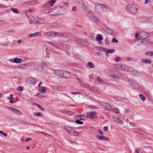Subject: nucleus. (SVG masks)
<instances>
[{
  "label": "nucleus",
  "instance_id": "obj_1",
  "mask_svg": "<svg viewBox=\"0 0 153 153\" xmlns=\"http://www.w3.org/2000/svg\"><path fill=\"white\" fill-rule=\"evenodd\" d=\"M55 74L61 78H69L70 77V73L67 71L56 69L54 71Z\"/></svg>",
  "mask_w": 153,
  "mask_h": 153
},
{
  "label": "nucleus",
  "instance_id": "obj_2",
  "mask_svg": "<svg viewBox=\"0 0 153 153\" xmlns=\"http://www.w3.org/2000/svg\"><path fill=\"white\" fill-rule=\"evenodd\" d=\"M127 9L130 13L135 14L137 12L138 8L137 6L132 4H129L126 6Z\"/></svg>",
  "mask_w": 153,
  "mask_h": 153
},
{
  "label": "nucleus",
  "instance_id": "obj_3",
  "mask_svg": "<svg viewBox=\"0 0 153 153\" xmlns=\"http://www.w3.org/2000/svg\"><path fill=\"white\" fill-rule=\"evenodd\" d=\"M95 10L100 13H103L109 10V7L104 4H97L95 6Z\"/></svg>",
  "mask_w": 153,
  "mask_h": 153
},
{
  "label": "nucleus",
  "instance_id": "obj_4",
  "mask_svg": "<svg viewBox=\"0 0 153 153\" xmlns=\"http://www.w3.org/2000/svg\"><path fill=\"white\" fill-rule=\"evenodd\" d=\"M61 34L59 32L51 31L47 33L46 35L48 37H53L57 35H60Z\"/></svg>",
  "mask_w": 153,
  "mask_h": 153
},
{
  "label": "nucleus",
  "instance_id": "obj_5",
  "mask_svg": "<svg viewBox=\"0 0 153 153\" xmlns=\"http://www.w3.org/2000/svg\"><path fill=\"white\" fill-rule=\"evenodd\" d=\"M9 109L13 113L17 115H20L22 114L21 112L16 108L10 107L9 108Z\"/></svg>",
  "mask_w": 153,
  "mask_h": 153
},
{
  "label": "nucleus",
  "instance_id": "obj_6",
  "mask_svg": "<svg viewBox=\"0 0 153 153\" xmlns=\"http://www.w3.org/2000/svg\"><path fill=\"white\" fill-rule=\"evenodd\" d=\"M65 129L69 135H71L72 134L73 129L71 127L68 126H65Z\"/></svg>",
  "mask_w": 153,
  "mask_h": 153
},
{
  "label": "nucleus",
  "instance_id": "obj_7",
  "mask_svg": "<svg viewBox=\"0 0 153 153\" xmlns=\"http://www.w3.org/2000/svg\"><path fill=\"white\" fill-rule=\"evenodd\" d=\"M27 81L29 84L32 85H35L36 83V80L32 77L28 79Z\"/></svg>",
  "mask_w": 153,
  "mask_h": 153
},
{
  "label": "nucleus",
  "instance_id": "obj_8",
  "mask_svg": "<svg viewBox=\"0 0 153 153\" xmlns=\"http://www.w3.org/2000/svg\"><path fill=\"white\" fill-rule=\"evenodd\" d=\"M97 137L98 139L102 140L108 141L109 140L108 137L104 136L97 135Z\"/></svg>",
  "mask_w": 153,
  "mask_h": 153
},
{
  "label": "nucleus",
  "instance_id": "obj_9",
  "mask_svg": "<svg viewBox=\"0 0 153 153\" xmlns=\"http://www.w3.org/2000/svg\"><path fill=\"white\" fill-rule=\"evenodd\" d=\"M96 114L95 111H91L87 114V117L89 118H93Z\"/></svg>",
  "mask_w": 153,
  "mask_h": 153
},
{
  "label": "nucleus",
  "instance_id": "obj_10",
  "mask_svg": "<svg viewBox=\"0 0 153 153\" xmlns=\"http://www.w3.org/2000/svg\"><path fill=\"white\" fill-rule=\"evenodd\" d=\"M62 7H61L60 8H58L55 9H54L53 10V12L54 13H55L54 15H57L58 14H62V13L61 11V9L62 8Z\"/></svg>",
  "mask_w": 153,
  "mask_h": 153
},
{
  "label": "nucleus",
  "instance_id": "obj_11",
  "mask_svg": "<svg viewBox=\"0 0 153 153\" xmlns=\"http://www.w3.org/2000/svg\"><path fill=\"white\" fill-rule=\"evenodd\" d=\"M141 62L145 63H150L151 61L150 59L146 58H143L141 59Z\"/></svg>",
  "mask_w": 153,
  "mask_h": 153
},
{
  "label": "nucleus",
  "instance_id": "obj_12",
  "mask_svg": "<svg viewBox=\"0 0 153 153\" xmlns=\"http://www.w3.org/2000/svg\"><path fill=\"white\" fill-rule=\"evenodd\" d=\"M78 43L82 46H85L87 43V41L85 40H79L77 41Z\"/></svg>",
  "mask_w": 153,
  "mask_h": 153
},
{
  "label": "nucleus",
  "instance_id": "obj_13",
  "mask_svg": "<svg viewBox=\"0 0 153 153\" xmlns=\"http://www.w3.org/2000/svg\"><path fill=\"white\" fill-rule=\"evenodd\" d=\"M115 51V50L114 49H106V56H108V54H111L112 53L114 52Z\"/></svg>",
  "mask_w": 153,
  "mask_h": 153
},
{
  "label": "nucleus",
  "instance_id": "obj_14",
  "mask_svg": "<svg viewBox=\"0 0 153 153\" xmlns=\"http://www.w3.org/2000/svg\"><path fill=\"white\" fill-rule=\"evenodd\" d=\"M39 90L42 93H45L46 92V87H44L42 86L39 87Z\"/></svg>",
  "mask_w": 153,
  "mask_h": 153
},
{
  "label": "nucleus",
  "instance_id": "obj_15",
  "mask_svg": "<svg viewBox=\"0 0 153 153\" xmlns=\"http://www.w3.org/2000/svg\"><path fill=\"white\" fill-rule=\"evenodd\" d=\"M45 22V21L43 19L38 17V24H43Z\"/></svg>",
  "mask_w": 153,
  "mask_h": 153
},
{
  "label": "nucleus",
  "instance_id": "obj_16",
  "mask_svg": "<svg viewBox=\"0 0 153 153\" xmlns=\"http://www.w3.org/2000/svg\"><path fill=\"white\" fill-rule=\"evenodd\" d=\"M22 62V60L21 59L16 58L15 59H13V62L14 63H20Z\"/></svg>",
  "mask_w": 153,
  "mask_h": 153
},
{
  "label": "nucleus",
  "instance_id": "obj_17",
  "mask_svg": "<svg viewBox=\"0 0 153 153\" xmlns=\"http://www.w3.org/2000/svg\"><path fill=\"white\" fill-rule=\"evenodd\" d=\"M32 105H35L37 107L39 108L40 110H41L42 111H43L44 110V108L42 107L41 105L37 103H32Z\"/></svg>",
  "mask_w": 153,
  "mask_h": 153
},
{
  "label": "nucleus",
  "instance_id": "obj_18",
  "mask_svg": "<svg viewBox=\"0 0 153 153\" xmlns=\"http://www.w3.org/2000/svg\"><path fill=\"white\" fill-rule=\"evenodd\" d=\"M91 21L94 23H96L98 22V19L94 16H92L91 18Z\"/></svg>",
  "mask_w": 153,
  "mask_h": 153
},
{
  "label": "nucleus",
  "instance_id": "obj_19",
  "mask_svg": "<svg viewBox=\"0 0 153 153\" xmlns=\"http://www.w3.org/2000/svg\"><path fill=\"white\" fill-rule=\"evenodd\" d=\"M43 7L46 8H47L51 7L48 1L44 3V4H43Z\"/></svg>",
  "mask_w": 153,
  "mask_h": 153
},
{
  "label": "nucleus",
  "instance_id": "obj_20",
  "mask_svg": "<svg viewBox=\"0 0 153 153\" xmlns=\"http://www.w3.org/2000/svg\"><path fill=\"white\" fill-rule=\"evenodd\" d=\"M88 66L91 68H93L94 67V65L93 63L90 62H88Z\"/></svg>",
  "mask_w": 153,
  "mask_h": 153
},
{
  "label": "nucleus",
  "instance_id": "obj_21",
  "mask_svg": "<svg viewBox=\"0 0 153 153\" xmlns=\"http://www.w3.org/2000/svg\"><path fill=\"white\" fill-rule=\"evenodd\" d=\"M48 62L46 61H44L41 63V65L43 67L48 66Z\"/></svg>",
  "mask_w": 153,
  "mask_h": 153
},
{
  "label": "nucleus",
  "instance_id": "obj_22",
  "mask_svg": "<svg viewBox=\"0 0 153 153\" xmlns=\"http://www.w3.org/2000/svg\"><path fill=\"white\" fill-rule=\"evenodd\" d=\"M111 76L115 81H117L119 79V77L117 76L114 74L111 75Z\"/></svg>",
  "mask_w": 153,
  "mask_h": 153
},
{
  "label": "nucleus",
  "instance_id": "obj_23",
  "mask_svg": "<svg viewBox=\"0 0 153 153\" xmlns=\"http://www.w3.org/2000/svg\"><path fill=\"white\" fill-rule=\"evenodd\" d=\"M34 115L35 116L43 117V115L42 113L40 112L34 113Z\"/></svg>",
  "mask_w": 153,
  "mask_h": 153
},
{
  "label": "nucleus",
  "instance_id": "obj_24",
  "mask_svg": "<svg viewBox=\"0 0 153 153\" xmlns=\"http://www.w3.org/2000/svg\"><path fill=\"white\" fill-rule=\"evenodd\" d=\"M11 10H12L13 12L14 13L17 14H19V12L16 8H11Z\"/></svg>",
  "mask_w": 153,
  "mask_h": 153
},
{
  "label": "nucleus",
  "instance_id": "obj_25",
  "mask_svg": "<svg viewBox=\"0 0 153 153\" xmlns=\"http://www.w3.org/2000/svg\"><path fill=\"white\" fill-rule=\"evenodd\" d=\"M72 134H71L70 135H73L74 136H77L78 135V133L74 131V130L73 129L72 132Z\"/></svg>",
  "mask_w": 153,
  "mask_h": 153
},
{
  "label": "nucleus",
  "instance_id": "obj_26",
  "mask_svg": "<svg viewBox=\"0 0 153 153\" xmlns=\"http://www.w3.org/2000/svg\"><path fill=\"white\" fill-rule=\"evenodd\" d=\"M145 54L147 56H153V52H147L145 53Z\"/></svg>",
  "mask_w": 153,
  "mask_h": 153
},
{
  "label": "nucleus",
  "instance_id": "obj_27",
  "mask_svg": "<svg viewBox=\"0 0 153 153\" xmlns=\"http://www.w3.org/2000/svg\"><path fill=\"white\" fill-rule=\"evenodd\" d=\"M33 20H34V24H38V17H35L33 18Z\"/></svg>",
  "mask_w": 153,
  "mask_h": 153
},
{
  "label": "nucleus",
  "instance_id": "obj_28",
  "mask_svg": "<svg viewBox=\"0 0 153 153\" xmlns=\"http://www.w3.org/2000/svg\"><path fill=\"white\" fill-rule=\"evenodd\" d=\"M48 1L49 2V4L51 7L56 2V0H51Z\"/></svg>",
  "mask_w": 153,
  "mask_h": 153
},
{
  "label": "nucleus",
  "instance_id": "obj_29",
  "mask_svg": "<svg viewBox=\"0 0 153 153\" xmlns=\"http://www.w3.org/2000/svg\"><path fill=\"white\" fill-rule=\"evenodd\" d=\"M86 117H85L84 115H80L79 116V118L81 120H83L85 119Z\"/></svg>",
  "mask_w": 153,
  "mask_h": 153
},
{
  "label": "nucleus",
  "instance_id": "obj_30",
  "mask_svg": "<svg viewBox=\"0 0 153 153\" xmlns=\"http://www.w3.org/2000/svg\"><path fill=\"white\" fill-rule=\"evenodd\" d=\"M139 96L140 97V99L143 101H144L145 100V97L142 94H140L139 95Z\"/></svg>",
  "mask_w": 153,
  "mask_h": 153
},
{
  "label": "nucleus",
  "instance_id": "obj_31",
  "mask_svg": "<svg viewBox=\"0 0 153 153\" xmlns=\"http://www.w3.org/2000/svg\"><path fill=\"white\" fill-rule=\"evenodd\" d=\"M96 39L97 41H99L102 40L103 37L102 36L100 35L96 38Z\"/></svg>",
  "mask_w": 153,
  "mask_h": 153
},
{
  "label": "nucleus",
  "instance_id": "obj_32",
  "mask_svg": "<svg viewBox=\"0 0 153 153\" xmlns=\"http://www.w3.org/2000/svg\"><path fill=\"white\" fill-rule=\"evenodd\" d=\"M135 153H143V150L141 149H137Z\"/></svg>",
  "mask_w": 153,
  "mask_h": 153
},
{
  "label": "nucleus",
  "instance_id": "obj_33",
  "mask_svg": "<svg viewBox=\"0 0 153 153\" xmlns=\"http://www.w3.org/2000/svg\"><path fill=\"white\" fill-rule=\"evenodd\" d=\"M105 42L106 44H109L110 42V41L108 37L105 38Z\"/></svg>",
  "mask_w": 153,
  "mask_h": 153
},
{
  "label": "nucleus",
  "instance_id": "obj_34",
  "mask_svg": "<svg viewBox=\"0 0 153 153\" xmlns=\"http://www.w3.org/2000/svg\"><path fill=\"white\" fill-rule=\"evenodd\" d=\"M13 94H11L10 95V96H8L7 97V100H14V98L13 97Z\"/></svg>",
  "mask_w": 153,
  "mask_h": 153
},
{
  "label": "nucleus",
  "instance_id": "obj_35",
  "mask_svg": "<svg viewBox=\"0 0 153 153\" xmlns=\"http://www.w3.org/2000/svg\"><path fill=\"white\" fill-rule=\"evenodd\" d=\"M58 87L55 85H52L51 86V87L54 90L57 91Z\"/></svg>",
  "mask_w": 153,
  "mask_h": 153
},
{
  "label": "nucleus",
  "instance_id": "obj_36",
  "mask_svg": "<svg viewBox=\"0 0 153 153\" xmlns=\"http://www.w3.org/2000/svg\"><path fill=\"white\" fill-rule=\"evenodd\" d=\"M106 106L107 107V108L108 110H110L111 109L112 107L111 106V105H109V104H106Z\"/></svg>",
  "mask_w": 153,
  "mask_h": 153
},
{
  "label": "nucleus",
  "instance_id": "obj_37",
  "mask_svg": "<svg viewBox=\"0 0 153 153\" xmlns=\"http://www.w3.org/2000/svg\"><path fill=\"white\" fill-rule=\"evenodd\" d=\"M76 123H77L78 124H82L83 123V122H82L80 121L79 120H76Z\"/></svg>",
  "mask_w": 153,
  "mask_h": 153
},
{
  "label": "nucleus",
  "instance_id": "obj_38",
  "mask_svg": "<svg viewBox=\"0 0 153 153\" xmlns=\"http://www.w3.org/2000/svg\"><path fill=\"white\" fill-rule=\"evenodd\" d=\"M82 7L85 10H86L87 9L86 5L84 4H82Z\"/></svg>",
  "mask_w": 153,
  "mask_h": 153
},
{
  "label": "nucleus",
  "instance_id": "obj_39",
  "mask_svg": "<svg viewBox=\"0 0 153 153\" xmlns=\"http://www.w3.org/2000/svg\"><path fill=\"white\" fill-rule=\"evenodd\" d=\"M135 37L138 40H139L140 39V37L138 33H136Z\"/></svg>",
  "mask_w": 153,
  "mask_h": 153
},
{
  "label": "nucleus",
  "instance_id": "obj_40",
  "mask_svg": "<svg viewBox=\"0 0 153 153\" xmlns=\"http://www.w3.org/2000/svg\"><path fill=\"white\" fill-rule=\"evenodd\" d=\"M63 87L60 86L58 87L57 91H63Z\"/></svg>",
  "mask_w": 153,
  "mask_h": 153
},
{
  "label": "nucleus",
  "instance_id": "obj_41",
  "mask_svg": "<svg viewBox=\"0 0 153 153\" xmlns=\"http://www.w3.org/2000/svg\"><path fill=\"white\" fill-rule=\"evenodd\" d=\"M113 119L116 122H118V119L117 117H113Z\"/></svg>",
  "mask_w": 153,
  "mask_h": 153
},
{
  "label": "nucleus",
  "instance_id": "obj_42",
  "mask_svg": "<svg viewBox=\"0 0 153 153\" xmlns=\"http://www.w3.org/2000/svg\"><path fill=\"white\" fill-rule=\"evenodd\" d=\"M113 111L114 113L116 114H118L119 112L118 109L117 108H114L113 109Z\"/></svg>",
  "mask_w": 153,
  "mask_h": 153
},
{
  "label": "nucleus",
  "instance_id": "obj_43",
  "mask_svg": "<svg viewBox=\"0 0 153 153\" xmlns=\"http://www.w3.org/2000/svg\"><path fill=\"white\" fill-rule=\"evenodd\" d=\"M67 112H68L67 113L69 115H73L74 114L73 112L71 111H68Z\"/></svg>",
  "mask_w": 153,
  "mask_h": 153
},
{
  "label": "nucleus",
  "instance_id": "obj_44",
  "mask_svg": "<svg viewBox=\"0 0 153 153\" xmlns=\"http://www.w3.org/2000/svg\"><path fill=\"white\" fill-rule=\"evenodd\" d=\"M111 42H115L116 43L118 42V41L115 38H113L111 40Z\"/></svg>",
  "mask_w": 153,
  "mask_h": 153
},
{
  "label": "nucleus",
  "instance_id": "obj_45",
  "mask_svg": "<svg viewBox=\"0 0 153 153\" xmlns=\"http://www.w3.org/2000/svg\"><path fill=\"white\" fill-rule=\"evenodd\" d=\"M120 58L119 57H117L115 61L116 62H118L120 60Z\"/></svg>",
  "mask_w": 153,
  "mask_h": 153
},
{
  "label": "nucleus",
  "instance_id": "obj_46",
  "mask_svg": "<svg viewBox=\"0 0 153 153\" xmlns=\"http://www.w3.org/2000/svg\"><path fill=\"white\" fill-rule=\"evenodd\" d=\"M97 131L98 132V133L99 134H100L101 135H103L104 134L102 131L101 130L99 129H98L97 130Z\"/></svg>",
  "mask_w": 153,
  "mask_h": 153
},
{
  "label": "nucleus",
  "instance_id": "obj_47",
  "mask_svg": "<svg viewBox=\"0 0 153 153\" xmlns=\"http://www.w3.org/2000/svg\"><path fill=\"white\" fill-rule=\"evenodd\" d=\"M17 90L22 91L23 90V88L22 87H20L18 88Z\"/></svg>",
  "mask_w": 153,
  "mask_h": 153
},
{
  "label": "nucleus",
  "instance_id": "obj_48",
  "mask_svg": "<svg viewBox=\"0 0 153 153\" xmlns=\"http://www.w3.org/2000/svg\"><path fill=\"white\" fill-rule=\"evenodd\" d=\"M34 34L35 36H40L41 35V34L39 32L34 33Z\"/></svg>",
  "mask_w": 153,
  "mask_h": 153
},
{
  "label": "nucleus",
  "instance_id": "obj_49",
  "mask_svg": "<svg viewBox=\"0 0 153 153\" xmlns=\"http://www.w3.org/2000/svg\"><path fill=\"white\" fill-rule=\"evenodd\" d=\"M97 81L99 82H102V80L99 77H98L97 78Z\"/></svg>",
  "mask_w": 153,
  "mask_h": 153
},
{
  "label": "nucleus",
  "instance_id": "obj_50",
  "mask_svg": "<svg viewBox=\"0 0 153 153\" xmlns=\"http://www.w3.org/2000/svg\"><path fill=\"white\" fill-rule=\"evenodd\" d=\"M131 68L130 67H126L125 69V70L126 71H129L130 69Z\"/></svg>",
  "mask_w": 153,
  "mask_h": 153
},
{
  "label": "nucleus",
  "instance_id": "obj_51",
  "mask_svg": "<svg viewBox=\"0 0 153 153\" xmlns=\"http://www.w3.org/2000/svg\"><path fill=\"white\" fill-rule=\"evenodd\" d=\"M131 111V110L130 109H126L125 111V112L126 113H128L130 112Z\"/></svg>",
  "mask_w": 153,
  "mask_h": 153
},
{
  "label": "nucleus",
  "instance_id": "obj_52",
  "mask_svg": "<svg viewBox=\"0 0 153 153\" xmlns=\"http://www.w3.org/2000/svg\"><path fill=\"white\" fill-rule=\"evenodd\" d=\"M30 22L31 24H34V20H33V19H30Z\"/></svg>",
  "mask_w": 153,
  "mask_h": 153
},
{
  "label": "nucleus",
  "instance_id": "obj_53",
  "mask_svg": "<svg viewBox=\"0 0 153 153\" xmlns=\"http://www.w3.org/2000/svg\"><path fill=\"white\" fill-rule=\"evenodd\" d=\"M34 36H35L34 35V33H33V34H31L29 35V37H34Z\"/></svg>",
  "mask_w": 153,
  "mask_h": 153
},
{
  "label": "nucleus",
  "instance_id": "obj_54",
  "mask_svg": "<svg viewBox=\"0 0 153 153\" xmlns=\"http://www.w3.org/2000/svg\"><path fill=\"white\" fill-rule=\"evenodd\" d=\"M41 133L42 134H43L45 136H46L47 137L49 136L50 135V134H48V133H45L42 132Z\"/></svg>",
  "mask_w": 153,
  "mask_h": 153
},
{
  "label": "nucleus",
  "instance_id": "obj_55",
  "mask_svg": "<svg viewBox=\"0 0 153 153\" xmlns=\"http://www.w3.org/2000/svg\"><path fill=\"white\" fill-rule=\"evenodd\" d=\"M108 127L107 126H105L104 127V130L105 131H107L108 130Z\"/></svg>",
  "mask_w": 153,
  "mask_h": 153
},
{
  "label": "nucleus",
  "instance_id": "obj_56",
  "mask_svg": "<svg viewBox=\"0 0 153 153\" xmlns=\"http://www.w3.org/2000/svg\"><path fill=\"white\" fill-rule=\"evenodd\" d=\"M50 54L48 53H47L46 54V56L48 58H50Z\"/></svg>",
  "mask_w": 153,
  "mask_h": 153
},
{
  "label": "nucleus",
  "instance_id": "obj_57",
  "mask_svg": "<svg viewBox=\"0 0 153 153\" xmlns=\"http://www.w3.org/2000/svg\"><path fill=\"white\" fill-rule=\"evenodd\" d=\"M114 99L116 100L117 101H119L120 100V98L117 97H115Z\"/></svg>",
  "mask_w": 153,
  "mask_h": 153
},
{
  "label": "nucleus",
  "instance_id": "obj_58",
  "mask_svg": "<svg viewBox=\"0 0 153 153\" xmlns=\"http://www.w3.org/2000/svg\"><path fill=\"white\" fill-rule=\"evenodd\" d=\"M76 6H74L73 7L72 10L73 11H75L76 10Z\"/></svg>",
  "mask_w": 153,
  "mask_h": 153
},
{
  "label": "nucleus",
  "instance_id": "obj_59",
  "mask_svg": "<svg viewBox=\"0 0 153 153\" xmlns=\"http://www.w3.org/2000/svg\"><path fill=\"white\" fill-rule=\"evenodd\" d=\"M120 119V118H119L118 122H118V123H121V124H122L123 123V121L122 120H119Z\"/></svg>",
  "mask_w": 153,
  "mask_h": 153
},
{
  "label": "nucleus",
  "instance_id": "obj_60",
  "mask_svg": "<svg viewBox=\"0 0 153 153\" xmlns=\"http://www.w3.org/2000/svg\"><path fill=\"white\" fill-rule=\"evenodd\" d=\"M150 1L148 0H146L145 1V4H146L149 3L150 2Z\"/></svg>",
  "mask_w": 153,
  "mask_h": 153
},
{
  "label": "nucleus",
  "instance_id": "obj_61",
  "mask_svg": "<svg viewBox=\"0 0 153 153\" xmlns=\"http://www.w3.org/2000/svg\"><path fill=\"white\" fill-rule=\"evenodd\" d=\"M80 93L78 92H72L71 93V94H79Z\"/></svg>",
  "mask_w": 153,
  "mask_h": 153
},
{
  "label": "nucleus",
  "instance_id": "obj_62",
  "mask_svg": "<svg viewBox=\"0 0 153 153\" xmlns=\"http://www.w3.org/2000/svg\"><path fill=\"white\" fill-rule=\"evenodd\" d=\"M45 96H44L43 95V94L42 95H41V93H40L39 94V97H41V98H42V97H45Z\"/></svg>",
  "mask_w": 153,
  "mask_h": 153
},
{
  "label": "nucleus",
  "instance_id": "obj_63",
  "mask_svg": "<svg viewBox=\"0 0 153 153\" xmlns=\"http://www.w3.org/2000/svg\"><path fill=\"white\" fill-rule=\"evenodd\" d=\"M63 4L65 6H68V2H63Z\"/></svg>",
  "mask_w": 153,
  "mask_h": 153
},
{
  "label": "nucleus",
  "instance_id": "obj_64",
  "mask_svg": "<svg viewBox=\"0 0 153 153\" xmlns=\"http://www.w3.org/2000/svg\"><path fill=\"white\" fill-rule=\"evenodd\" d=\"M13 100L11 99L10 100V103H14V101Z\"/></svg>",
  "mask_w": 153,
  "mask_h": 153
}]
</instances>
